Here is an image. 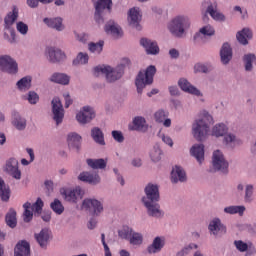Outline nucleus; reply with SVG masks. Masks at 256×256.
I'll list each match as a JSON object with an SVG mask.
<instances>
[{
  "label": "nucleus",
  "mask_w": 256,
  "mask_h": 256,
  "mask_svg": "<svg viewBox=\"0 0 256 256\" xmlns=\"http://www.w3.org/2000/svg\"><path fill=\"white\" fill-rule=\"evenodd\" d=\"M159 201H161L159 186L152 182L146 184L141 203L145 208L148 217H152L153 219H163V217H165V212L161 209Z\"/></svg>",
  "instance_id": "obj_1"
},
{
  "label": "nucleus",
  "mask_w": 256,
  "mask_h": 256,
  "mask_svg": "<svg viewBox=\"0 0 256 256\" xmlns=\"http://www.w3.org/2000/svg\"><path fill=\"white\" fill-rule=\"evenodd\" d=\"M131 65V60L129 58H123L119 64L116 66L111 65H98L94 68V75L100 77L103 75L105 77L106 83H117L125 75V68Z\"/></svg>",
  "instance_id": "obj_2"
},
{
  "label": "nucleus",
  "mask_w": 256,
  "mask_h": 256,
  "mask_svg": "<svg viewBox=\"0 0 256 256\" xmlns=\"http://www.w3.org/2000/svg\"><path fill=\"white\" fill-rule=\"evenodd\" d=\"M215 123L213 115L207 110L199 112L197 119L192 124V135L196 141H205L209 137L211 125Z\"/></svg>",
  "instance_id": "obj_3"
},
{
  "label": "nucleus",
  "mask_w": 256,
  "mask_h": 256,
  "mask_svg": "<svg viewBox=\"0 0 256 256\" xmlns=\"http://www.w3.org/2000/svg\"><path fill=\"white\" fill-rule=\"evenodd\" d=\"M167 27L171 35L181 38L185 35L186 29L191 27V20L185 15H178L168 23Z\"/></svg>",
  "instance_id": "obj_4"
},
{
  "label": "nucleus",
  "mask_w": 256,
  "mask_h": 256,
  "mask_svg": "<svg viewBox=\"0 0 256 256\" xmlns=\"http://www.w3.org/2000/svg\"><path fill=\"white\" fill-rule=\"evenodd\" d=\"M157 73V68L154 65H150L146 70H141L135 79V85L137 87V93L142 94L147 85L153 83V77Z\"/></svg>",
  "instance_id": "obj_5"
},
{
  "label": "nucleus",
  "mask_w": 256,
  "mask_h": 256,
  "mask_svg": "<svg viewBox=\"0 0 256 256\" xmlns=\"http://www.w3.org/2000/svg\"><path fill=\"white\" fill-rule=\"evenodd\" d=\"M0 71L7 75H17L19 73V64L9 54L0 55Z\"/></svg>",
  "instance_id": "obj_6"
},
{
  "label": "nucleus",
  "mask_w": 256,
  "mask_h": 256,
  "mask_svg": "<svg viewBox=\"0 0 256 256\" xmlns=\"http://www.w3.org/2000/svg\"><path fill=\"white\" fill-rule=\"evenodd\" d=\"M23 209V221L29 223L33 219V213L35 215H41V212L43 211V200L38 198L34 204L26 202L23 204Z\"/></svg>",
  "instance_id": "obj_7"
},
{
  "label": "nucleus",
  "mask_w": 256,
  "mask_h": 256,
  "mask_svg": "<svg viewBox=\"0 0 256 256\" xmlns=\"http://www.w3.org/2000/svg\"><path fill=\"white\" fill-rule=\"evenodd\" d=\"M81 209L99 217L104 211L103 201L97 200V198H85L82 201Z\"/></svg>",
  "instance_id": "obj_8"
},
{
  "label": "nucleus",
  "mask_w": 256,
  "mask_h": 256,
  "mask_svg": "<svg viewBox=\"0 0 256 256\" xmlns=\"http://www.w3.org/2000/svg\"><path fill=\"white\" fill-rule=\"evenodd\" d=\"M208 233L215 239H221V237L227 235V226L223 224L219 217H214L208 224Z\"/></svg>",
  "instance_id": "obj_9"
},
{
  "label": "nucleus",
  "mask_w": 256,
  "mask_h": 256,
  "mask_svg": "<svg viewBox=\"0 0 256 256\" xmlns=\"http://www.w3.org/2000/svg\"><path fill=\"white\" fill-rule=\"evenodd\" d=\"M44 55L46 57V60L52 65L63 63V61L67 59V54H65V52H63L61 48L53 46L46 47Z\"/></svg>",
  "instance_id": "obj_10"
},
{
  "label": "nucleus",
  "mask_w": 256,
  "mask_h": 256,
  "mask_svg": "<svg viewBox=\"0 0 256 256\" xmlns=\"http://www.w3.org/2000/svg\"><path fill=\"white\" fill-rule=\"evenodd\" d=\"M212 168L214 171H220L221 173H227L229 169V162L225 158V154L221 150H214L212 153Z\"/></svg>",
  "instance_id": "obj_11"
},
{
  "label": "nucleus",
  "mask_w": 256,
  "mask_h": 256,
  "mask_svg": "<svg viewBox=\"0 0 256 256\" xmlns=\"http://www.w3.org/2000/svg\"><path fill=\"white\" fill-rule=\"evenodd\" d=\"M60 193L67 203H77L79 199H83V189L81 187L76 186L74 188H62Z\"/></svg>",
  "instance_id": "obj_12"
},
{
  "label": "nucleus",
  "mask_w": 256,
  "mask_h": 256,
  "mask_svg": "<svg viewBox=\"0 0 256 256\" xmlns=\"http://www.w3.org/2000/svg\"><path fill=\"white\" fill-rule=\"evenodd\" d=\"M52 105V118L56 125H61L63 119H65V109L63 108V103L61 98L54 97L51 101Z\"/></svg>",
  "instance_id": "obj_13"
},
{
  "label": "nucleus",
  "mask_w": 256,
  "mask_h": 256,
  "mask_svg": "<svg viewBox=\"0 0 256 256\" xmlns=\"http://www.w3.org/2000/svg\"><path fill=\"white\" fill-rule=\"evenodd\" d=\"M95 117V109L91 106H83L76 114V120L80 125H87L91 123V121L95 119Z\"/></svg>",
  "instance_id": "obj_14"
},
{
  "label": "nucleus",
  "mask_w": 256,
  "mask_h": 256,
  "mask_svg": "<svg viewBox=\"0 0 256 256\" xmlns=\"http://www.w3.org/2000/svg\"><path fill=\"white\" fill-rule=\"evenodd\" d=\"M222 145L225 149L233 150L236 149V147H241L243 140L237 136V133L227 132L222 139Z\"/></svg>",
  "instance_id": "obj_15"
},
{
  "label": "nucleus",
  "mask_w": 256,
  "mask_h": 256,
  "mask_svg": "<svg viewBox=\"0 0 256 256\" xmlns=\"http://www.w3.org/2000/svg\"><path fill=\"white\" fill-rule=\"evenodd\" d=\"M143 14L141 13V8L134 7L128 11V25L133 27V29H137V31H141V19Z\"/></svg>",
  "instance_id": "obj_16"
},
{
  "label": "nucleus",
  "mask_w": 256,
  "mask_h": 256,
  "mask_svg": "<svg viewBox=\"0 0 256 256\" xmlns=\"http://www.w3.org/2000/svg\"><path fill=\"white\" fill-rule=\"evenodd\" d=\"M4 171L10 175L16 181L21 179V170H19V161L15 158H9L6 161Z\"/></svg>",
  "instance_id": "obj_17"
},
{
  "label": "nucleus",
  "mask_w": 256,
  "mask_h": 256,
  "mask_svg": "<svg viewBox=\"0 0 256 256\" xmlns=\"http://www.w3.org/2000/svg\"><path fill=\"white\" fill-rule=\"evenodd\" d=\"M43 23L48 29H52L58 33H62V31L65 30V24L63 23V18L61 16L46 17L43 19Z\"/></svg>",
  "instance_id": "obj_18"
},
{
  "label": "nucleus",
  "mask_w": 256,
  "mask_h": 256,
  "mask_svg": "<svg viewBox=\"0 0 256 256\" xmlns=\"http://www.w3.org/2000/svg\"><path fill=\"white\" fill-rule=\"evenodd\" d=\"M178 86L182 91H184V93L194 95L195 97H203V92H201V90L192 85V83L189 82V80H187L186 78H180L178 80Z\"/></svg>",
  "instance_id": "obj_19"
},
{
  "label": "nucleus",
  "mask_w": 256,
  "mask_h": 256,
  "mask_svg": "<svg viewBox=\"0 0 256 256\" xmlns=\"http://www.w3.org/2000/svg\"><path fill=\"white\" fill-rule=\"evenodd\" d=\"M81 135L77 132H70L66 136V141L69 151H75L79 153L81 151Z\"/></svg>",
  "instance_id": "obj_20"
},
{
  "label": "nucleus",
  "mask_w": 256,
  "mask_h": 256,
  "mask_svg": "<svg viewBox=\"0 0 256 256\" xmlns=\"http://www.w3.org/2000/svg\"><path fill=\"white\" fill-rule=\"evenodd\" d=\"M140 45L147 55H159V45L157 44V41L149 38H142L140 39Z\"/></svg>",
  "instance_id": "obj_21"
},
{
  "label": "nucleus",
  "mask_w": 256,
  "mask_h": 256,
  "mask_svg": "<svg viewBox=\"0 0 256 256\" xmlns=\"http://www.w3.org/2000/svg\"><path fill=\"white\" fill-rule=\"evenodd\" d=\"M163 247H165V238L157 236L153 239L152 243L147 246L146 251L149 255H157V253L163 251Z\"/></svg>",
  "instance_id": "obj_22"
},
{
  "label": "nucleus",
  "mask_w": 256,
  "mask_h": 256,
  "mask_svg": "<svg viewBox=\"0 0 256 256\" xmlns=\"http://www.w3.org/2000/svg\"><path fill=\"white\" fill-rule=\"evenodd\" d=\"M190 155L196 159L199 165H203V162L205 161V145L194 144L190 148Z\"/></svg>",
  "instance_id": "obj_23"
},
{
  "label": "nucleus",
  "mask_w": 256,
  "mask_h": 256,
  "mask_svg": "<svg viewBox=\"0 0 256 256\" xmlns=\"http://www.w3.org/2000/svg\"><path fill=\"white\" fill-rule=\"evenodd\" d=\"M11 123L17 131H25V129H27V118L17 111L12 112Z\"/></svg>",
  "instance_id": "obj_24"
},
{
  "label": "nucleus",
  "mask_w": 256,
  "mask_h": 256,
  "mask_svg": "<svg viewBox=\"0 0 256 256\" xmlns=\"http://www.w3.org/2000/svg\"><path fill=\"white\" fill-rule=\"evenodd\" d=\"M213 35H215V28L211 25H206L200 28L194 35V41H196V43H201L205 41V37H213Z\"/></svg>",
  "instance_id": "obj_25"
},
{
  "label": "nucleus",
  "mask_w": 256,
  "mask_h": 256,
  "mask_svg": "<svg viewBox=\"0 0 256 256\" xmlns=\"http://www.w3.org/2000/svg\"><path fill=\"white\" fill-rule=\"evenodd\" d=\"M172 183H185L187 181V172L181 166H175L171 171Z\"/></svg>",
  "instance_id": "obj_26"
},
{
  "label": "nucleus",
  "mask_w": 256,
  "mask_h": 256,
  "mask_svg": "<svg viewBox=\"0 0 256 256\" xmlns=\"http://www.w3.org/2000/svg\"><path fill=\"white\" fill-rule=\"evenodd\" d=\"M35 239L40 247L45 249L49 245V241H51V230L49 228H43L39 233L35 234Z\"/></svg>",
  "instance_id": "obj_27"
},
{
  "label": "nucleus",
  "mask_w": 256,
  "mask_h": 256,
  "mask_svg": "<svg viewBox=\"0 0 256 256\" xmlns=\"http://www.w3.org/2000/svg\"><path fill=\"white\" fill-rule=\"evenodd\" d=\"M233 59V49L229 43H224L220 49V61L222 65H229Z\"/></svg>",
  "instance_id": "obj_28"
},
{
  "label": "nucleus",
  "mask_w": 256,
  "mask_h": 256,
  "mask_svg": "<svg viewBox=\"0 0 256 256\" xmlns=\"http://www.w3.org/2000/svg\"><path fill=\"white\" fill-rule=\"evenodd\" d=\"M154 121L163 125V127L169 128L171 127V119L169 118V112L160 109L154 113Z\"/></svg>",
  "instance_id": "obj_29"
},
{
  "label": "nucleus",
  "mask_w": 256,
  "mask_h": 256,
  "mask_svg": "<svg viewBox=\"0 0 256 256\" xmlns=\"http://www.w3.org/2000/svg\"><path fill=\"white\" fill-rule=\"evenodd\" d=\"M78 179L84 183H89V185H99L101 183V176L97 173L82 172L79 174Z\"/></svg>",
  "instance_id": "obj_30"
},
{
  "label": "nucleus",
  "mask_w": 256,
  "mask_h": 256,
  "mask_svg": "<svg viewBox=\"0 0 256 256\" xmlns=\"http://www.w3.org/2000/svg\"><path fill=\"white\" fill-rule=\"evenodd\" d=\"M104 30L107 35H113V37H121L123 35V29L114 20L108 21L104 26Z\"/></svg>",
  "instance_id": "obj_31"
},
{
  "label": "nucleus",
  "mask_w": 256,
  "mask_h": 256,
  "mask_svg": "<svg viewBox=\"0 0 256 256\" xmlns=\"http://www.w3.org/2000/svg\"><path fill=\"white\" fill-rule=\"evenodd\" d=\"M226 133H229V126L225 123H216L211 128V136L216 139H220V137H225Z\"/></svg>",
  "instance_id": "obj_32"
},
{
  "label": "nucleus",
  "mask_w": 256,
  "mask_h": 256,
  "mask_svg": "<svg viewBox=\"0 0 256 256\" xmlns=\"http://www.w3.org/2000/svg\"><path fill=\"white\" fill-rule=\"evenodd\" d=\"M31 247L27 241L18 242L14 248V256H30Z\"/></svg>",
  "instance_id": "obj_33"
},
{
  "label": "nucleus",
  "mask_w": 256,
  "mask_h": 256,
  "mask_svg": "<svg viewBox=\"0 0 256 256\" xmlns=\"http://www.w3.org/2000/svg\"><path fill=\"white\" fill-rule=\"evenodd\" d=\"M133 129L140 133H147L149 124H147V120L143 116H137L133 119Z\"/></svg>",
  "instance_id": "obj_34"
},
{
  "label": "nucleus",
  "mask_w": 256,
  "mask_h": 256,
  "mask_svg": "<svg viewBox=\"0 0 256 256\" xmlns=\"http://www.w3.org/2000/svg\"><path fill=\"white\" fill-rule=\"evenodd\" d=\"M223 211L226 215H239V217H243L247 208L243 205H230L224 207Z\"/></svg>",
  "instance_id": "obj_35"
},
{
  "label": "nucleus",
  "mask_w": 256,
  "mask_h": 256,
  "mask_svg": "<svg viewBox=\"0 0 256 256\" xmlns=\"http://www.w3.org/2000/svg\"><path fill=\"white\" fill-rule=\"evenodd\" d=\"M49 81L52 83H57L58 85H69L71 76L65 73L56 72L50 76Z\"/></svg>",
  "instance_id": "obj_36"
},
{
  "label": "nucleus",
  "mask_w": 256,
  "mask_h": 256,
  "mask_svg": "<svg viewBox=\"0 0 256 256\" xmlns=\"http://www.w3.org/2000/svg\"><path fill=\"white\" fill-rule=\"evenodd\" d=\"M19 19V10L17 8H13L12 12H9L4 19V28L6 29H15L13 25H15V21Z\"/></svg>",
  "instance_id": "obj_37"
},
{
  "label": "nucleus",
  "mask_w": 256,
  "mask_h": 256,
  "mask_svg": "<svg viewBox=\"0 0 256 256\" xmlns=\"http://www.w3.org/2000/svg\"><path fill=\"white\" fill-rule=\"evenodd\" d=\"M94 4L95 11L98 13H103V11H111V7H113L112 0H92Z\"/></svg>",
  "instance_id": "obj_38"
},
{
  "label": "nucleus",
  "mask_w": 256,
  "mask_h": 256,
  "mask_svg": "<svg viewBox=\"0 0 256 256\" xmlns=\"http://www.w3.org/2000/svg\"><path fill=\"white\" fill-rule=\"evenodd\" d=\"M91 137L97 145L105 146V134L103 130L99 127H94L91 129Z\"/></svg>",
  "instance_id": "obj_39"
},
{
  "label": "nucleus",
  "mask_w": 256,
  "mask_h": 256,
  "mask_svg": "<svg viewBox=\"0 0 256 256\" xmlns=\"http://www.w3.org/2000/svg\"><path fill=\"white\" fill-rule=\"evenodd\" d=\"M103 47H105V41L99 40L98 42H90L88 43V51L98 57L103 53Z\"/></svg>",
  "instance_id": "obj_40"
},
{
  "label": "nucleus",
  "mask_w": 256,
  "mask_h": 256,
  "mask_svg": "<svg viewBox=\"0 0 256 256\" xmlns=\"http://www.w3.org/2000/svg\"><path fill=\"white\" fill-rule=\"evenodd\" d=\"M206 11L214 21H218L219 23H224L227 19L223 13L217 10V6H213L212 4L207 7Z\"/></svg>",
  "instance_id": "obj_41"
},
{
  "label": "nucleus",
  "mask_w": 256,
  "mask_h": 256,
  "mask_svg": "<svg viewBox=\"0 0 256 256\" xmlns=\"http://www.w3.org/2000/svg\"><path fill=\"white\" fill-rule=\"evenodd\" d=\"M236 37L241 45H249V41L247 39H253V32L248 28H244L237 33Z\"/></svg>",
  "instance_id": "obj_42"
},
{
  "label": "nucleus",
  "mask_w": 256,
  "mask_h": 256,
  "mask_svg": "<svg viewBox=\"0 0 256 256\" xmlns=\"http://www.w3.org/2000/svg\"><path fill=\"white\" fill-rule=\"evenodd\" d=\"M31 76H25L16 83V88L20 93H27L31 89Z\"/></svg>",
  "instance_id": "obj_43"
},
{
  "label": "nucleus",
  "mask_w": 256,
  "mask_h": 256,
  "mask_svg": "<svg viewBox=\"0 0 256 256\" xmlns=\"http://www.w3.org/2000/svg\"><path fill=\"white\" fill-rule=\"evenodd\" d=\"M86 163L90 169H105L107 167V160L103 158L99 159H93V158H88L86 160Z\"/></svg>",
  "instance_id": "obj_44"
},
{
  "label": "nucleus",
  "mask_w": 256,
  "mask_h": 256,
  "mask_svg": "<svg viewBox=\"0 0 256 256\" xmlns=\"http://www.w3.org/2000/svg\"><path fill=\"white\" fill-rule=\"evenodd\" d=\"M244 69L247 73H251L253 71V64L256 63L255 54H246L243 56Z\"/></svg>",
  "instance_id": "obj_45"
},
{
  "label": "nucleus",
  "mask_w": 256,
  "mask_h": 256,
  "mask_svg": "<svg viewBox=\"0 0 256 256\" xmlns=\"http://www.w3.org/2000/svg\"><path fill=\"white\" fill-rule=\"evenodd\" d=\"M0 198L3 201H9L11 198V188L5 183L3 178H0Z\"/></svg>",
  "instance_id": "obj_46"
},
{
  "label": "nucleus",
  "mask_w": 256,
  "mask_h": 256,
  "mask_svg": "<svg viewBox=\"0 0 256 256\" xmlns=\"http://www.w3.org/2000/svg\"><path fill=\"white\" fill-rule=\"evenodd\" d=\"M163 156V150L161 149V145L155 144L150 150V159L153 163H159L161 161V157Z\"/></svg>",
  "instance_id": "obj_47"
},
{
  "label": "nucleus",
  "mask_w": 256,
  "mask_h": 256,
  "mask_svg": "<svg viewBox=\"0 0 256 256\" xmlns=\"http://www.w3.org/2000/svg\"><path fill=\"white\" fill-rule=\"evenodd\" d=\"M89 63V54L87 52H79L76 59L72 61L74 67H79V65H87Z\"/></svg>",
  "instance_id": "obj_48"
},
{
  "label": "nucleus",
  "mask_w": 256,
  "mask_h": 256,
  "mask_svg": "<svg viewBox=\"0 0 256 256\" xmlns=\"http://www.w3.org/2000/svg\"><path fill=\"white\" fill-rule=\"evenodd\" d=\"M213 71V65L211 63H196L194 65V73H211Z\"/></svg>",
  "instance_id": "obj_49"
},
{
  "label": "nucleus",
  "mask_w": 256,
  "mask_h": 256,
  "mask_svg": "<svg viewBox=\"0 0 256 256\" xmlns=\"http://www.w3.org/2000/svg\"><path fill=\"white\" fill-rule=\"evenodd\" d=\"M4 40L10 43V45H14L17 43V35L15 33V29H6L4 28Z\"/></svg>",
  "instance_id": "obj_50"
},
{
  "label": "nucleus",
  "mask_w": 256,
  "mask_h": 256,
  "mask_svg": "<svg viewBox=\"0 0 256 256\" xmlns=\"http://www.w3.org/2000/svg\"><path fill=\"white\" fill-rule=\"evenodd\" d=\"M128 241L130 245L139 247L140 245H143V234L134 231Z\"/></svg>",
  "instance_id": "obj_51"
},
{
  "label": "nucleus",
  "mask_w": 256,
  "mask_h": 256,
  "mask_svg": "<svg viewBox=\"0 0 256 256\" xmlns=\"http://www.w3.org/2000/svg\"><path fill=\"white\" fill-rule=\"evenodd\" d=\"M6 223L12 229L17 226V212L10 210L6 215Z\"/></svg>",
  "instance_id": "obj_52"
},
{
  "label": "nucleus",
  "mask_w": 256,
  "mask_h": 256,
  "mask_svg": "<svg viewBox=\"0 0 256 256\" xmlns=\"http://www.w3.org/2000/svg\"><path fill=\"white\" fill-rule=\"evenodd\" d=\"M50 207L56 215H62L63 211H65V207L63 203L59 199H54V201L50 204Z\"/></svg>",
  "instance_id": "obj_53"
},
{
  "label": "nucleus",
  "mask_w": 256,
  "mask_h": 256,
  "mask_svg": "<svg viewBox=\"0 0 256 256\" xmlns=\"http://www.w3.org/2000/svg\"><path fill=\"white\" fill-rule=\"evenodd\" d=\"M133 232V228H129V226H124L118 231V237H120V239H125L126 241H129L131 235H133Z\"/></svg>",
  "instance_id": "obj_54"
},
{
  "label": "nucleus",
  "mask_w": 256,
  "mask_h": 256,
  "mask_svg": "<svg viewBox=\"0 0 256 256\" xmlns=\"http://www.w3.org/2000/svg\"><path fill=\"white\" fill-rule=\"evenodd\" d=\"M157 137H159L161 139V141L164 143V145H167L168 147L173 149V145H175V143L173 142V138H171V136L161 132V130H160L157 133Z\"/></svg>",
  "instance_id": "obj_55"
},
{
  "label": "nucleus",
  "mask_w": 256,
  "mask_h": 256,
  "mask_svg": "<svg viewBox=\"0 0 256 256\" xmlns=\"http://www.w3.org/2000/svg\"><path fill=\"white\" fill-rule=\"evenodd\" d=\"M255 187L253 184H247L245 186V195H244V201L245 203H251L253 201V191Z\"/></svg>",
  "instance_id": "obj_56"
},
{
  "label": "nucleus",
  "mask_w": 256,
  "mask_h": 256,
  "mask_svg": "<svg viewBox=\"0 0 256 256\" xmlns=\"http://www.w3.org/2000/svg\"><path fill=\"white\" fill-rule=\"evenodd\" d=\"M26 99L30 105H37V103H39V94L35 91H29Z\"/></svg>",
  "instance_id": "obj_57"
},
{
  "label": "nucleus",
  "mask_w": 256,
  "mask_h": 256,
  "mask_svg": "<svg viewBox=\"0 0 256 256\" xmlns=\"http://www.w3.org/2000/svg\"><path fill=\"white\" fill-rule=\"evenodd\" d=\"M16 29L18 33H20V35H23V36L29 33V26L23 21H19L16 23Z\"/></svg>",
  "instance_id": "obj_58"
},
{
  "label": "nucleus",
  "mask_w": 256,
  "mask_h": 256,
  "mask_svg": "<svg viewBox=\"0 0 256 256\" xmlns=\"http://www.w3.org/2000/svg\"><path fill=\"white\" fill-rule=\"evenodd\" d=\"M234 245L238 251L245 253V251H247V247H249V242L245 243L242 240H236L234 241Z\"/></svg>",
  "instance_id": "obj_59"
},
{
  "label": "nucleus",
  "mask_w": 256,
  "mask_h": 256,
  "mask_svg": "<svg viewBox=\"0 0 256 256\" xmlns=\"http://www.w3.org/2000/svg\"><path fill=\"white\" fill-rule=\"evenodd\" d=\"M112 137L117 143H123V141H125V136H123V132L119 130H113Z\"/></svg>",
  "instance_id": "obj_60"
},
{
  "label": "nucleus",
  "mask_w": 256,
  "mask_h": 256,
  "mask_svg": "<svg viewBox=\"0 0 256 256\" xmlns=\"http://www.w3.org/2000/svg\"><path fill=\"white\" fill-rule=\"evenodd\" d=\"M63 98L65 101V108L69 109V107H71V105H73V98H71V94H69V92H64Z\"/></svg>",
  "instance_id": "obj_61"
},
{
  "label": "nucleus",
  "mask_w": 256,
  "mask_h": 256,
  "mask_svg": "<svg viewBox=\"0 0 256 256\" xmlns=\"http://www.w3.org/2000/svg\"><path fill=\"white\" fill-rule=\"evenodd\" d=\"M94 19L97 25H103V23H105V18H103V12L95 10Z\"/></svg>",
  "instance_id": "obj_62"
},
{
  "label": "nucleus",
  "mask_w": 256,
  "mask_h": 256,
  "mask_svg": "<svg viewBox=\"0 0 256 256\" xmlns=\"http://www.w3.org/2000/svg\"><path fill=\"white\" fill-rule=\"evenodd\" d=\"M74 37L80 43H87V34L85 33L74 32Z\"/></svg>",
  "instance_id": "obj_63"
},
{
  "label": "nucleus",
  "mask_w": 256,
  "mask_h": 256,
  "mask_svg": "<svg viewBox=\"0 0 256 256\" xmlns=\"http://www.w3.org/2000/svg\"><path fill=\"white\" fill-rule=\"evenodd\" d=\"M87 228L90 231H93V229L97 228V219L95 217H92L89 219L88 223H87Z\"/></svg>",
  "instance_id": "obj_64"
}]
</instances>
